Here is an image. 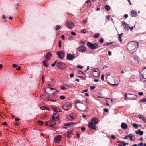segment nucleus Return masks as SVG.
Wrapping results in <instances>:
<instances>
[{"label": "nucleus", "instance_id": "f257e3e1", "mask_svg": "<svg viewBox=\"0 0 146 146\" xmlns=\"http://www.w3.org/2000/svg\"><path fill=\"white\" fill-rule=\"evenodd\" d=\"M98 121V119L96 118H94L91 120V122L89 123L88 126L92 129L96 130V127L95 126Z\"/></svg>", "mask_w": 146, "mask_h": 146}, {"label": "nucleus", "instance_id": "f03ea898", "mask_svg": "<svg viewBox=\"0 0 146 146\" xmlns=\"http://www.w3.org/2000/svg\"><path fill=\"white\" fill-rule=\"evenodd\" d=\"M137 98L136 95H134L133 94H128L127 95V94H126L125 96V98L126 100H135L137 99Z\"/></svg>", "mask_w": 146, "mask_h": 146}, {"label": "nucleus", "instance_id": "7ed1b4c3", "mask_svg": "<svg viewBox=\"0 0 146 146\" xmlns=\"http://www.w3.org/2000/svg\"><path fill=\"white\" fill-rule=\"evenodd\" d=\"M87 44L88 47L92 50H95L98 47V45L96 43L92 44L89 42H87Z\"/></svg>", "mask_w": 146, "mask_h": 146}, {"label": "nucleus", "instance_id": "20e7f679", "mask_svg": "<svg viewBox=\"0 0 146 146\" xmlns=\"http://www.w3.org/2000/svg\"><path fill=\"white\" fill-rule=\"evenodd\" d=\"M76 106L78 109L81 111H85L86 110V106L83 103H80L79 104H76Z\"/></svg>", "mask_w": 146, "mask_h": 146}, {"label": "nucleus", "instance_id": "39448f33", "mask_svg": "<svg viewBox=\"0 0 146 146\" xmlns=\"http://www.w3.org/2000/svg\"><path fill=\"white\" fill-rule=\"evenodd\" d=\"M138 42H136L135 41L131 42L128 44V47H132L133 48H130L131 50H133L136 47H138Z\"/></svg>", "mask_w": 146, "mask_h": 146}, {"label": "nucleus", "instance_id": "423d86ee", "mask_svg": "<svg viewBox=\"0 0 146 146\" xmlns=\"http://www.w3.org/2000/svg\"><path fill=\"white\" fill-rule=\"evenodd\" d=\"M72 106L71 104L69 103H67L65 104L62 106V108L65 110H68Z\"/></svg>", "mask_w": 146, "mask_h": 146}, {"label": "nucleus", "instance_id": "0eeeda50", "mask_svg": "<svg viewBox=\"0 0 146 146\" xmlns=\"http://www.w3.org/2000/svg\"><path fill=\"white\" fill-rule=\"evenodd\" d=\"M57 67L60 69H62L65 68L66 65L65 64L62 62H58L56 64Z\"/></svg>", "mask_w": 146, "mask_h": 146}, {"label": "nucleus", "instance_id": "6e6552de", "mask_svg": "<svg viewBox=\"0 0 146 146\" xmlns=\"http://www.w3.org/2000/svg\"><path fill=\"white\" fill-rule=\"evenodd\" d=\"M57 54L60 59H62L64 57L65 54L62 51H60L57 52Z\"/></svg>", "mask_w": 146, "mask_h": 146}, {"label": "nucleus", "instance_id": "1a4fd4ad", "mask_svg": "<svg viewBox=\"0 0 146 146\" xmlns=\"http://www.w3.org/2000/svg\"><path fill=\"white\" fill-rule=\"evenodd\" d=\"M66 26L68 28L72 29L74 27L75 24L73 22L68 21L66 22Z\"/></svg>", "mask_w": 146, "mask_h": 146}, {"label": "nucleus", "instance_id": "9d476101", "mask_svg": "<svg viewBox=\"0 0 146 146\" xmlns=\"http://www.w3.org/2000/svg\"><path fill=\"white\" fill-rule=\"evenodd\" d=\"M75 58V55L70 53H68L67 54L66 58L69 60H72Z\"/></svg>", "mask_w": 146, "mask_h": 146}, {"label": "nucleus", "instance_id": "9b49d317", "mask_svg": "<svg viewBox=\"0 0 146 146\" xmlns=\"http://www.w3.org/2000/svg\"><path fill=\"white\" fill-rule=\"evenodd\" d=\"M86 48L84 46L81 45L77 48V50L80 52L83 53L85 52Z\"/></svg>", "mask_w": 146, "mask_h": 146}, {"label": "nucleus", "instance_id": "f8f14e48", "mask_svg": "<svg viewBox=\"0 0 146 146\" xmlns=\"http://www.w3.org/2000/svg\"><path fill=\"white\" fill-rule=\"evenodd\" d=\"M62 139L61 136L60 135L54 137V141L55 143H58L60 142Z\"/></svg>", "mask_w": 146, "mask_h": 146}, {"label": "nucleus", "instance_id": "ddd939ff", "mask_svg": "<svg viewBox=\"0 0 146 146\" xmlns=\"http://www.w3.org/2000/svg\"><path fill=\"white\" fill-rule=\"evenodd\" d=\"M73 131L72 130L69 131L67 133H65V136L68 138H70L73 135Z\"/></svg>", "mask_w": 146, "mask_h": 146}, {"label": "nucleus", "instance_id": "4468645a", "mask_svg": "<svg viewBox=\"0 0 146 146\" xmlns=\"http://www.w3.org/2000/svg\"><path fill=\"white\" fill-rule=\"evenodd\" d=\"M71 87V86L70 85L66 84H64L61 86L60 88L61 89L63 90H65L66 89L69 88Z\"/></svg>", "mask_w": 146, "mask_h": 146}, {"label": "nucleus", "instance_id": "2eb2a0df", "mask_svg": "<svg viewBox=\"0 0 146 146\" xmlns=\"http://www.w3.org/2000/svg\"><path fill=\"white\" fill-rule=\"evenodd\" d=\"M46 90H47L48 91H49V90H53L52 92H50V94H52V93H56V92H57V90L54 88H46Z\"/></svg>", "mask_w": 146, "mask_h": 146}, {"label": "nucleus", "instance_id": "dca6fc26", "mask_svg": "<svg viewBox=\"0 0 146 146\" xmlns=\"http://www.w3.org/2000/svg\"><path fill=\"white\" fill-rule=\"evenodd\" d=\"M69 115V119H71V120L74 119L77 117L76 114L75 113H71Z\"/></svg>", "mask_w": 146, "mask_h": 146}, {"label": "nucleus", "instance_id": "f3484780", "mask_svg": "<svg viewBox=\"0 0 146 146\" xmlns=\"http://www.w3.org/2000/svg\"><path fill=\"white\" fill-rule=\"evenodd\" d=\"M58 115L57 113H54L52 117V119L54 121L58 120Z\"/></svg>", "mask_w": 146, "mask_h": 146}, {"label": "nucleus", "instance_id": "a211bd4d", "mask_svg": "<svg viewBox=\"0 0 146 146\" xmlns=\"http://www.w3.org/2000/svg\"><path fill=\"white\" fill-rule=\"evenodd\" d=\"M122 25L124 26V29L126 31H128L129 29V25L125 22H123L122 23Z\"/></svg>", "mask_w": 146, "mask_h": 146}, {"label": "nucleus", "instance_id": "6ab92c4d", "mask_svg": "<svg viewBox=\"0 0 146 146\" xmlns=\"http://www.w3.org/2000/svg\"><path fill=\"white\" fill-rule=\"evenodd\" d=\"M56 124V122L54 121H50L49 122L48 126L51 127H53L54 125Z\"/></svg>", "mask_w": 146, "mask_h": 146}, {"label": "nucleus", "instance_id": "aec40b11", "mask_svg": "<svg viewBox=\"0 0 146 146\" xmlns=\"http://www.w3.org/2000/svg\"><path fill=\"white\" fill-rule=\"evenodd\" d=\"M121 127L123 129H125L127 128V125L125 123H122L121 124Z\"/></svg>", "mask_w": 146, "mask_h": 146}, {"label": "nucleus", "instance_id": "412c9836", "mask_svg": "<svg viewBox=\"0 0 146 146\" xmlns=\"http://www.w3.org/2000/svg\"><path fill=\"white\" fill-rule=\"evenodd\" d=\"M129 137L130 138V140L131 141H133L135 139V135L131 134H130L129 135Z\"/></svg>", "mask_w": 146, "mask_h": 146}, {"label": "nucleus", "instance_id": "4be33fe9", "mask_svg": "<svg viewBox=\"0 0 146 146\" xmlns=\"http://www.w3.org/2000/svg\"><path fill=\"white\" fill-rule=\"evenodd\" d=\"M51 54L50 53H46V55L45 56V58L48 60H50L51 58Z\"/></svg>", "mask_w": 146, "mask_h": 146}, {"label": "nucleus", "instance_id": "5701e85b", "mask_svg": "<svg viewBox=\"0 0 146 146\" xmlns=\"http://www.w3.org/2000/svg\"><path fill=\"white\" fill-rule=\"evenodd\" d=\"M131 14L132 17H135L137 15V13L136 11H135L133 10L131 11Z\"/></svg>", "mask_w": 146, "mask_h": 146}, {"label": "nucleus", "instance_id": "b1692460", "mask_svg": "<svg viewBox=\"0 0 146 146\" xmlns=\"http://www.w3.org/2000/svg\"><path fill=\"white\" fill-rule=\"evenodd\" d=\"M53 95H54L52 94L47 99L48 100L51 102H55L56 101L55 99V98H52V96Z\"/></svg>", "mask_w": 146, "mask_h": 146}, {"label": "nucleus", "instance_id": "393cba45", "mask_svg": "<svg viewBox=\"0 0 146 146\" xmlns=\"http://www.w3.org/2000/svg\"><path fill=\"white\" fill-rule=\"evenodd\" d=\"M74 124V123L73 122H70V123H65L64 124V126H71L72 125Z\"/></svg>", "mask_w": 146, "mask_h": 146}, {"label": "nucleus", "instance_id": "a878e982", "mask_svg": "<svg viewBox=\"0 0 146 146\" xmlns=\"http://www.w3.org/2000/svg\"><path fill=\"white\" fill-rule=\"evenodd\" d=\"M138 117L146 123V119L142 115H138Z\"/></svg>", "mask_w": 146, "mask_h": 146}, {"label": "nucleus", "instance_id": "bb28decb", "mask_svg": "<svg viewBox=\"0 0 146 146\" xmlns=\"http://www.w3.org/2000/svg\"><path fill=\"white\" fill-rule=\"evenodd\" d=\"M135 132L136 134H139L141 135H142L143 134V131H141L140 129H139L137 131H136Z\"/></svg>", "mask_w": 146, "mask_h": 146}, {"label": "nucleus", "instance_id": "cd10ccee", "mask_svg": "<svg viewBox=\"0 0 146 146\" xmlns=\"http://www.w3.org/2000/svg\"><path fill=\"white\" fill-rule=\"evenodd\" d=\"M48 62L46 60H44L43 61V64L46 67H47L48 66Z\"/></svg>", "mask_w": 146, "mask_h": 146}, {"label": "nucleus", "instance_id": "c85d7f7f", "mask_svg": "<svg viewBox=\"0 0 146 146\" xmlns=\"http://www.w3.org/2000/svg\"><path fill=\"white\" fill-rule=\"evenodd\" d=\"M123 34V33H121L120 34H119V37H118V39L120 42H122V39H121V38L122 36V35Z\"/></svg>", "mask_w": 146, "mask_h": 146}, {"label": "nucleus", "instance_id": "c756f323", "mask_svg": "<svg viewBox=\"0 0 146 146\" xmlns=\"http://www.w3.org/2000/svg\"><path fill=\"white\" fill-rule=\"evenodd\" d=\"M104 7H105V9H106V11H110V6H109L108 5H106Z\"/></svg>", "mask_w": 146, "mask_h": 146}, {"label": "nucleus", "instance_id": "7c9ffc66", "mask_svg": "<svg viewBox=\"0 0 146 146\" xmlns=\"http://www.w3.org/2000/svg\"><path fill=\"white\" fill-rule=\"evenodd\" d=\"M86 3L88 4V7H90L91 5V2L90 0H88L86 1Z\"/></svg>", "mask_w": 146, "mask_h": 146}, {"label": "nucleus", "instance_id": "2f4dec72", "mask_svg": "<svg viewBox=\"0 0 146 146\" xmlns=\"http://www.w3.org/2000/svg\"><path fill=\"white\" fill-rule=\"evenodd\" d=\"M100 34L99 33H96L94 36V37L95 38H97L99 37Z\"/></svg>", "mask_w": 146, "mask_h": 146}, {"label": "nucleus", "instance_id": "473e14b6", "mask_svg": "<svg viewBox=\"0 0 146 146\" xmlns=\"http://www.w3.org/2000/svg\"><path fill=\"white\" fill-rule=\"evenodd\" d=\"M141 102V103L144 102H146V98L142 99L141 100H139V102Z\"/></svg>", "mask_w": 146, "mask_h": 146}, {"label": "nucleus", "instance_id": "72a5a7b5", "mask_svg": "<svg viewBox=\"0 0 146 146\" xmlns=\"http://www.w3.org/2000/svg\"><path fill=\"white\" fill-rule=\"evenodd\" d=\"M61 28V26L59 25H56L55 28V31H57L59 29Z\"/></svg>", "mask_w": 146, "mask_h": 146}, {"label": "nucleus", "instance_id": "f704fd0d", "mask_svg": "<svg viewBox=\"0 0 146 146\" xmlns=\"http://www.w3.org/2000/svg\"><path fill=\"white\" fill-rule=\"evenodd\" d=\"M38 123L40 125H42L43 124V122L41 121H38Z\"/></svg>", "mask_w": 146, "mask_h": 146}, {"label": "nucleus", "instance_id": "c9c22d12", "mask_svg": "<svg viewBox=\"0 0 146 146\" xmlns=\"http://www.w3.org/2000/svg\"><path fill=\"white\" fill-rule=\"evenodd\" d=\"M95 74H97V75H99V74L98 72H97L96 71H94V72L93 73V75L94 76V77H97V76H96V75H95Z\"/></svg>", "mask_w": 146, "mask_h": 146}, {"label": "nucleus", "instance_id": "e433bc0d", "mask_svg": "<svg viewBox=\"0 0 146 146\" xmlns=\"http://www.w3.org/2000/svg\"><path fill=\"white\" fill-rule=\"evenodd\" d=\"M132 125L133 126L135 127V128H137L138 127V126L137 125L136 123L133 124Z\"/></svg>", "mask_w": 146, "mask_h": 146}, {"label": "nucleus", "instance_id": "4c0bfd02", "mask_svg": "<svg viewBox=\"0 0 146 146\" xmlns=\"http://www.w3.org/2000/svg\"><path fill=\"white\" fill-rule=\"evenodd\" d=\"M59 98L61 99H65V97L64 96L61 95L60 96Z\"/></svg>", "mask_w": 146, "mask_h": 146}, {"label": "nucleus", "instance_id": "58836bf2", "mask_svg": "<svg viewBox=\"0 0 146 146\" xmlns=\"http://www.w3.org/2000/svg\"><path fill=\"white\" fill-rule=\"evenodd\" d=\"M54 111L57 112H58V111H60V110H59L58 109L55 108L54 109Z\"/></svg>", "mask_w": 146, "mask_h": 146}, {"label": "nucleus", "instance_id": "ea45409f", "mask_svg": "<svg viewBox=\"0 0 146 146\" xmlns=\"http://www.w3.org/2000/svg\"><path fill=\"white\" fill-rule=\"evenodd\" d=\"M58 47L59 48L61 47V42L60 40H59L58 42Z\"/></svg>", "mask_w": 146, "mask_h": 146}, {"label": "nucleus", "instance_id": "a19ab883", "mask_svg": "<svg viewBox=\"0 0 146 146\" xmlns=\"http://www.w3.org/2000/svg\"><path fill=\"white\" fill-rule=\"evenodd\" d=\"M46 106H42L41 107V109L42 110H46Z\"/></svg>", "mask_w": 146, "mask_h": 146}, {"label": "nucleus", "instance_id": "79ce46f5", "mask_svg": "<svg viewBox=\"0 0 146 146\" xmlns=\"http://www.w3.org/2000/svg\"><path fill=\"white\" fill-rule=\"evenodd\" d=\"M86 32V30L85 29H83L82 30L81 32L85 34Z\"/></svg>", "mask_w": 146, "mask_h": 146}, {"label": "nucleus", "instance_id": "37998d69", "mask_svg": "<svg viewBox=\"0 0 146 146\" xmlns=\"http://www.w3.org/2000/svg\"><path fill=\"white\" fill-rule=\"evenodd\" d=\"M113 44V43L112 42H107L106 43V46H108L109 45H112Z\"/></svg>", "mask_w": 146, "mask_h": 146}, {"label": "nucleus", "instance_id": "c03bdc74", "mask_svg": "<svg viewBox=\"0 0 146 146\" xmlns=\"http://www.w3.org/2000/svg\"><path fill=\"white\" fill-rule=\"evenodd\" d=\"M56 62H57L56 61H55L54 62V63L52 64H51V66L52 67L54 66L56 64Z\"/></svg>", "mask_w": 146, "mask_h": 146}, {"label": "nucleus", "instance_id": "a18cd8bd", "mask_svg": "<svg viewBox=\"0 0 146 146\" xmlns=\"http://www.w3.org/2000/svg\"><path fill=\"white\" fill-rule=\"evenodd\" d=\"M104 112H106V113H108L109 112L108 109L107 108H105V109H104Z\"/></svg>", "mask_w": 146, "mask_h": 146}, {"label": "nucleus", "instance_id": "49530a36", "mask_svg": "<svg viewBox=\"0 0 146 146\" xmlns=\"http://www.w3.org/2000/svg\"><path fill=\"white\" fill-rule=\"evenodd\" d=\"M99 41L101 43H103L104 41V39L103 38H101L100 40Z\"/></svg>", "mask_w": 146, "mask_h": 146}, {"label": "nucleus", "instance_id": "de8ad7c7", "mask_svg": "<svg viewBox=\"0 0 146 146\" xmlns=\"http://www.w3.org/2000/svg\"><path fill=\"white\" fill-rule=\"evenodd\" d=\"M71 34L74 36H75L76 35V33L74 32H71Z\"/></svg>", "mask_w": 146, "mask_h": 146}, {"label": "nucleus", "instance_id": "09e8293b", "mask_svg": "<svg viewBox=\"0 0 146 146\" xmlns=\"http://www.w3.org/2000/svg\"><path fill=\"white\" fill-rule=\"evenodd\" d=\"M111 137L113 139H115V136L114 135H112L111 136Z\"/></svg>", "mask_w": 146, "mask_h": 146}, {"label": "nucleus", "instance_id": "8fccbe9b", "mask_svg": "<svg viewBox=\"0 0 146 146\" xmlns=\"http://www.w3.org/2000/svg\"><path fill=\"white\" fill-rule=\"evenodd\" d=\"M101 79L102 81L104 80V74H102L101 75Z\"/></svg>", "mask_w": 146, "mask_h": 146}, {"label": "nucleus", "instance_id": "3c124183", "mask_svg": "<svg viewBox=\"0 0 146 146\" xmlns=\"http://www.w3.org/2000/svg\"><path fill=\"white\" fill-rule=\"evenodd\" d=\"M61 37L62 40H64V39H65L64 36L63 35H62L61 36Z\"/></svg>", "mask_w": 146, "mask_h": 146}, {"label": "nucleus", "instance_id": "603ef678", "mask_svg": "<svg viewBox=\"0 0 146 146\" xmlns=\"http://www.w3.org/2000/svg\"><path fill=\"white\" fill-rule=\"evenodd\" d=\"M138 146H143V142H141L138 145H137Z\"/></svg>", "mask_w": 146, "mask_h": 146}, {"label": "nucleus", "instance_id": "864d4df0", "mask_svg": "<svg viewBox=\"0 0 146 146\" xmlns=\"http://www.w3.org/2000/svg\"><path fill=\"white\" fill-rule=\"evenodd\" d=\"M77 67L81 69H82L83 68V67L82 66L80 65H78L77 66Z\"/></svg>", "mask_w": 146, "mask_h": 146}, {"label": "nucleus", "instance_id": "5fc2aeb1", "mask_svg": "<svg viewBox=\"0 0 146 146\" xmlns=\"http://www.w3.org/2000/svg\"><path fill=\"white\" fill-rule=\"evenodd\" d=\"M129 137V135H126L125 136V137L123 138L124 139H127Z\"/></svg>", "mask_w": 146, "mask_h": 146}, {"label": "nucleus", "instance_id": "6e6d98bb", "mask_svg": "<svg viewBox=\"0 0 146 146\" xmlns=\"http://www.w3.org/2000/svg\"><path fill=\"white\" fill-rule=\"evenodd\" d=\"M96 87L95 86H91L90 87V88L92 90L94 89Z\"/></svg>", "mask_w": 146, "mask_h": 146}, {"label": "nucleus", "instance_id": "4d7b16f0", "mask_svg": "<svg viewBox=\"0 0 146 146\" xmlns=\"http://www.w3.org/2000/svg\"><path fill=\"white\" fill-rule=\"evenodd\" d=\"M78 74H79L80 75H82V74H84L83 72L81 71H80L78 72Z\"/></svg>", "mask_w": 146, "mask_h": 146}, {"label": "nucleus", "instance_id": "13d9d810", "mask_svg": "<svg viewBox=\"0 0 146 146\" xmlns=\"http://www.w3.org/2000/svg\"><path fill=\"white\" fill-rule=\"evenodd\" d=\"M21 67L19 66L17 68H16V69L17 70H19L21 69Z\"/></svg>", "mask_w": 146, "mask_h": 146}, {"label": "nucleus", "instance_id": "bf43d9fd", "mask_svg": "<svg viewBox=\"0 0 146 146\" xmlns=\"http://www.w3.org/2000/svg\"><path fill=\"white\" fill-rule=\"evenodd\" d=\"M138 94L140 96H142L143 94V92H139L138 93Z\"/></svg>", "mask_w": 146, "mask_h": 146}, {"label": "nucleus", "instance_id": "052dcab7", "mask_svg": "<svg viewBox=\"0 0 146 146\" xmlns=\"http://www.w3.org/2000/svg\"><path fill=\"white\" fill-rule=\"evenodd\" d=\"M70 78L73 77L74 76V75L72 73L70 74Z\"/></svg>", "mask_w": 146, "mask_h": 146}, {"label": "nucleus", "instance_id": "680f3d73", "mask_svg": "<svg viewBox=\"0 0 146 146\" xmlns=\"http://www.w3.org/2000/svg\"><path fill=\"white\" fill-rule=\"evenodd\" d=\"M128 17V15L127 14H125L124 16V17H125V19H126Z\"/></svg>", "mask_w": 146, "mask_h": 146}, {"label": "nucleus", "instance_id": "e2e57ef3", "mask_svg": "<svg viewBox=\"0 0 146 146\" xmlns=\"http://www.w3.org/2000/svg\"><path fill=\"white\" fill-rule=\"evenodd\" d=\"M108 54L109 56H111V51H109L108 52Z\"/></svg>", "mask_w": 146, "mask_h": 146}, {"label": "nucleus", "instance_id": "0e129e2a", "mask_svg": "<svg viewBox=\"0 0 146 146\" xmlns=\"http://www.w3.org/2000/svg\"><path fill=\"white\" fill-rule=\"evenodd\" d=\"M88 91V90H86V89H85L84 90H83L82 92L83 93L84 92H86Z\"/></svg>", "mask_w": 146, "mask_h": 146}, {"label": "nucleus", "instance_id": "69168bd1", "mask_svg": "<svg viewBox=\"0 0 146 146\" xmlns=\"http://www.w3.org/2000/svg\"><path fill=\"white\" fill-rule=\"evenodd\" d=\"M133 27H134L133 26H132L131 27H129V29L131 31L133 30Z\"/></svg>", "mask_w": 146, "mask_h": 146}, {"label": "nucleus", "instance_id": "338daca9", "mask_svg": "<svg viewBox=\"0 0 146 146\" xmlns=\"http://www.w3.org/2000/svg\"><path fill=\"white\" fill-rule=\"evenodd\" d=\"M85 129V128L84 127H82L81 128V130L82 131H84Z\"/></svg>", "mask_w": 146, "mask_h": 146}, {"label": "nucleus", "instance_id": "774afa93", "mask_svg": "<svg viewBox=\"0 0 146 146\" xmlns=\"http://www.w3.org/2000/svg\"><path fill=\"white\" fill-rule=\"evenodd\" d=\"M15 120L16 121H18L20 120V119L19 118H15Z\"/></svg>", "mask_w": 146, "mask_h": 146}]
</instances>
